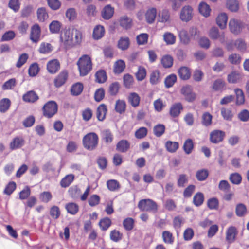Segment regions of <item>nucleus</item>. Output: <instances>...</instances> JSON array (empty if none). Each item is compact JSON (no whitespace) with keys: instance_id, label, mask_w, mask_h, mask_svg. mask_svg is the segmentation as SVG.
Instances as JSON below:
<instances>
[{"instance_id":"nucleus-1","label":"nucleus","mask_w":249,"mask_h":249,"mask_svg":"<svg viewBox=\"0 0 249 249\" xmlns=\"http://www.w3.org/2000/svg\"><path fill=\"white\" fill-rule=\"evenodd\" d=\"M76 64L80 76L87 75L92 70V60L89 55H82L78 59Z\"/></svg>"},{"instance_id":"nucleus-2","label":"nucleus","mask_w":249,"mask_h":249,"mask_svg":"<svg viewBox=\"0 0 249 249\" xmlns=\"http://www.w3.org/2000/svg\"><path fill=\"white\" fill-rule=\"evenodd\" d=\"M99 137L94 132H89L85 135L82 139L83 147L87 150L92 151L98 146Z\"/></svg>"},{"instance_id":"nucleus-3","label":"nucleus","mask_w":249,"mask_h":249,"mask_svg":"<svg viewBox=\"0 0 249 249\" xmlns=\"http://www.w3.org/2000/svg\"><path fill=\"white\" fill-rule=\"evenodd\" d=\"M42 110L44 117L48 118H52L57 112V104L53 101H48L43 106Z\"/></svg>"},{"instance_id":"nucleus-4","label":"nucleus","mask_w":249,"mask_h":249,"mask_svg":"<svg viewBox=\"0 0 249 249\" xmlns=\"http://www.w3.org/2000/svg\"><path fill=\"white\" fill-rule=\"evenodd\" d=\"M138 207L142 211H152L156 213L158 210V205L157 203L151 199L141 200L138 203Z\"/></svg>"},{"instance_id":"nucleus-5","label":"nucleus","mask_w":249,"mask_h":249,"mask_svg":"<svg viewBox=\"0 0 249 249\" xmlns=\"http://www.w3.org/2000/svg\"><path fill=\"white\" fill-rule=\"evenodd\" d=\"M69 77L67 70L62 71L54 78V85L56 88H60L64 85L67 82Z\"/></svg>"},{"instance_id":"nucleus-6","label":"nucleus","mask_w":249,"mask_h":249,"mask_svg":"<svg viewBox=\"0 0 249 249\" xmlns=\"http://www.w3.org/2000/svg\"><path fill=\"white\" fill-rule=\"evenodd\" d=\"M193 17V8L189 5L183 6L180 13V18L184 22H188Z\"/></svg>"},{"instance_id":"nucleus-7","label":"nucleus","mask_w":249,"mask_h":249,"mask_svg":"<svg viewBox=\"0 0 249 249\" xmlns=\"http://www.w3.org/2000/svg\"><path fill=\"white\" fill-rule=\"evenodd\" d=\"M229 26L231 32L235 35L239 34L243 28L242 22L240 20L235 19H231Z\"/></svg>"},{"instance_id":"nucleus-8","label":"nucleus","mask_w":249,"mask_h":249,"mask_svg":"<svg viewBox=\"0 0 249 249\" xmlns=\"http://www.w3.org/2000/svg\"><path fill=\"white\" fill-rule=\"evenodd\" d=\"M41 28L40 26L36 24L34 25L31 29L30 38L33 42H38L40 38Z\"/></svg>"},{"instance_id":"nucleus-9","label":"nucleus","mask_w":249,"mask_h":249,"mask_svg":"<svg viewBox=\"0 0 249 249\" xmlns=\"http://www.w3.org/2000/svg\"><path fill=\"white\" fill-rule=\"evenodd\" d=\"M181 93L185 99L188 102H193L196 99V94L194 93L188 86H184L181 89Z\"/></svg>"},{"instance_id":"nucleus-10","label":"nucleus","mask_w":249,"mask_h":249,"mask_svg":"<svg viewBox=\"0 0 249 249\" xmlns=\"http://www.w3.org/2000/svg\"><path fill=\"white\" fill-rule=\"evenodd\" d=\"M225 132L221 130H215L210 134V141L213 143H218L223 141Z\"/></svg>"},{"instance_id":"nucleus-11","label":"nucleus","mask_w":249,"mask_h":249,"mask_svg":"<svg viewBox=\"0 0 249 249\" xmlns=\"http://www.w3.org/2000/svg\"><path fill=\"white\" fill-rule=\"evenodd\" d=\"M61 40L64 45L67 47L72 44V34L70 30H65L61 36Z\"/></svg>"},{"instance_id":"nucleus-12","label":"nucleus","mask_w":249,"mask_h":249,"mask_svg":"<svg viewBox=\"0 0 249 249\" xmlns=\"http://www.w3.org/2000/svg\"><path fill=\"white\" fill-rule=\"evenodd\" d=\"M60 64L57 59H53L47 64V69L51 74H55L60 69Z\"/></svg>"},{"instance_id":"nucleus-13","label":"nucleus","mask_w":249,"mask_h":249,"mask_svg":"<svg viewBox=\"0 0 249 249\" xmlns=\"http://www.w3.org/2000/svg\"><path fill=\"white\" fill-rule=\"evenodd\" d=\"M183 108V106L180 102L175 103L170 108V115L173 117H177L179 116Z\"/></svg>"},{"instance_id":"nucleus-14","label":"nucleus","mask_w":249,"mask_h":249,"mask_svg":"<svg viewBox=\"0 0 249 249\" xmlns=\"http://www.w3.org/2000/svg\"><path fill=\"white\" fill-rule=\"evenodd\" d=\"M237 233V231L235 227H230L226 231V239L227 241L229 244L233 243L235 241Z\"/></svg>"},{"instance_id":"nucleus-15","label":"nucleus","mask_w":249,"mask_h":249,"mask_svg":"<svg viewBox=\"0 0 249 249\" xmlns=\"http://www.w3.org/2000/svg\"><path fill=\"white\" fill-rule=\"evenodd\" d=\"M24 142L22 137H16L10 143V148L11 150L20 148L24 144Z\"/></svg>"},{"instance_id":"nucleus-16","label":"nucleus","mask_w":249,"mask_h":249,"mask_svg":"<svg viewBox=\"0 0 249 249\" xmlns=\"http://www.w3.org/2000/svg\"><path fill=\"white\" fill-rule=\"evenodd\" d=\"M39 97L35 91L30 90L27 92L23 95V100L27 103H35Z\"/></svg>"},{"instance_id":"nucleus-17","label":"nucleus","mask_w":249,"mask_h":249,"mask_svg":"<svg viewBox=\"0 0 249 249\" xmlns=\"http://www.w3.org/2000/svg\"><path fill=\"white\" fill-rule=\"evenodd\" d=\"M119 24L121 27L125 30H128L132 27V20L127 16L120 18Z\"/></svg>"},{"instance_id":"nucleus-18","label":"nucleus","mask_w":249,"mask_h":249,"mask_svg":"<svg viewBox=\"0 0 249 249\" xmlns=\"http://www.w3.org/2000/svg\"><path fill=\"white\" fill-rule=\"evenodd\" d=\"M157 15V10L152 7L148 9L145 13V18L147 23L151 24L155 21Z\"/></svg>"},{"instance_id":"nucleus-19","label":"nucleus","mask_w":249,"mask_h":249,"mask_svg":"<svg viewBox=\"0 0 249 249\" xmlns=\"http://www.w3.org/2000/svg\"><path fill=\"white\" fill-rule=\"evenodd\" d=\"M198 10L202 16L206 18L210 16L211 9L208 4L202 1L199 4Z\"/></svg>"},{"instance_id":"nucleus-20","label":"nucleus","mask_w":249,"mask_h":249,"mask_svg":"<svg viewBox=\"0 0 249 249\" xmlns=\"http://www.w3.org/2000/svg\"><path fill=\"white\" fill-rule=\"evenodd\" d=\"M125 68V64L122 59L118 60L115 62L113 66V72L116 74L122 73Z\"/></svg>"},{"instance_id":"nucleus-21","label":"nucleus","mask_w":249,"mask_h":249,"mask_svg":"<svg viewBox=\"0 0 249 249\" xmlns=\"http://www.w3.org/2000/svg\"><path fill=\"white\" fill-rule=\"evenodd\" d=\"M178 74L181 80H187L191 76L190 69L187 67H181L178 70Z\"/></svg>"},{"instance_id":"nucleus-22","label":"nucleus","mask_w":249,"mask_h":249,"mask_svg":"<svg viewBox=\"0 0 249 249\" xmlns=\"http://www.w3.org/2000/svg\"><path fill=\"white\" fill-rule=\"evenodd\" d=\"M105 29L103 26L97 25L93 29L92 36L94 39L98 40L101 38L105 34Z\"/></svg>"},{"instance_id":"nucleus-23","label":"nucleus","mask_w":249,"mask_h":249,"mask_svg":"<svg viewBox=\"0 0 249 249\" xmlns=\"http://www.w3.org/2000/svg\"><path fill=\"white\" fill-rule=\"evenodd\" d=\"M228 16L225 13H220L216 18V23L218 26L221 29H224L227 24Z\"/></svg>"},{"instance_id":"nucleus-24","label":"nucleus","mask_w":249,"mask_h":249,"mask_svg":"<svg viewBox=\"0 0 249 249\" xmlns=\"http://www.w3.org/2000/svg\"><path fill=\"white\" fill-rule=\"evenodd\" d=\"M130 147V143L126 140L120 141L116 145V149L121 152H125Z\"/></svg>"},{"instance_id":"nucleus-25","label":"nucleus","mask_w":249,"mask_h":249,"mask_svg":"<svg viewBox=\"0 0 249 249\" xmlns=\"http://www.w3.org/2000/svg\"><path fill=\"white\" fill-rule=\"evenodd\" d=\"M166 150L171 153L175 152L179 147V143L177 142L167 141L165 143Z\"/></svg>"},{"instance_id":"nucleus-26","label":"nucleus","mask_w":249,"mask_h":249,"mask_svg":"<svg viewBox=\"0 0 249 249\" xmlns=\"http://www.w3.org/2000/svg\"><path fill=\"white\" fill-rule=\"evenodd\" d=\"M128 100L129 103L134 107H136L139 105L140 98L139 95L135 92L130 93L128 97Z\"/></svg>"},{"instance_id":"nucleus-27","label":"nucleus","mask_w":249,"mask_h":249,"mask_svg":"<svg viewBox=\"0 0 249 249\" xmlns=\"http://www.w3.org/2000/svg\"><path fill=\"white\" fill-rule=\"evenodd\" d=\"M234 93L236 95V104L241 105L244 104L245 96L243 90L239 88H236L234 89Z\"/></svg>"},{"instance_id":"nucleus-28","label":"nucleus","mask_w":249,"mask_h":249,"mask_svg":"<svg viewBox=\"0 0 249 249\" xmlns=\"http://www.w3.org/2000/svg\"><path fill=\"white\" fill-rule=\"evenodd\" d=\"M107 112V108L106 105L104 104L100 105L97 110L96 115L97 118L99 121H103L106 115Z\"/></svg>"},{"instance_id":"nucleus-29","label":"nucleus","mask_w":249,"mask_h":249,"mask_svg":"<svg viewBox=\"0 0 249 249\" xmlns=\"http://www.w3.org/2000/svg\"><path fill=\"white\" fill-rule=\"evenodd\" d=\"M53 49L52 45L49 43L42 42L38 49V52L42 54L50 53Z\"/></svg>"},{"instance_id":"nucleus-30","label":"nucleus","mask_w":249,"mask_h":249,"mask_svg":"<svg viewBox=\"0 0 249 249\" xmlns=\"http://www.w3.org/2000/svg\"><path fill=\"white\" fill-rule=\"evenodd\" d=\"M178 36L181 43L186 45L190 42V37L186 30L182 29L178 31Z\"/></svg>"},{"instance_id":"nucleus-31","label":"nucleus","mask_w":249,"mask_h":249,"mask_svg":"<svg viewBox=\"0 0 249 249\" xmlns=\"http://www.w3.org/2000/svg\"><path fill=\"white\" fill-rule=\"evenodd\" d=\"M62 24L57 20H53L49 25V28L51 33L58 34L59 33Z\"/></svg>"},{"instance_id":"nucleus-32","label":"nucleus","mask_w":249,"mask_h":249,"mask_svg":"<svg viewBox=\"0 0 249 249\" xmlns=\"http://www.w3.org/2000/svg\"><path fill=\"white\" fill-rule=\"evenodd\" d=\"M159 21L162 23H166L170 21V14L168 10L163 9L159 14Z\"/></svg>"},{"instance_id":"nucleus-33","label":"nucleus","mask_w":249,"mask_h":249,"mask_svg":"<svg viewBox=\"0 0 249 249\" xmlns=\"http://www.w3.org/2000/svg\"><path fill=\"white\" fill-rule=\"evenodd\" d=\"M95 81L98 83H103L107 80L106 72L103 70L98 71L95 74Z\"/></svg>"},{"instance_id":"nucleus-34","label":"nucleus","mask_w":249,"mask_h":249,"mask_svg":"<svg viewBox=\"0 0 249 249\" xmlns=\"http://www.w3.org/2000/svg\"><path fill=\"white\" fill-rule=\"evenodd\" d=\"M130 41L128 37H122L118 42V47L123 51L126 50L129 46Z\"/></svg>"},{"instance_id":"nucleus-35","label":"nucleus","mask_w":249,"mask_h":249,"mask_svg":"<svg viewBox=\"0 0 249 249\" xmlns=\"http://www.w3.org/2000/svg\"><path fill=\"white\" fill-rule=\"evenodd\" d=\"M49 214L53 219H57L61 215V211L59 207L55 205L51 206L49 210Z\"/></svg>"},{"instance_id":"nucleus-36","label":"nucleus","mask_w":249,"mask_h":249,"mask_svg":"<svg viewBox=\"0 0 249 249\" xmlns=\"http://www.w3.org/2000/svg\"><path fill=\"white\" fill-rule=\"evenodd\" d=\"M209 176V171L206 169H201L196 171V177L199 181H203L206 179Z\"/></svg>"},{"instance_id":"nucleus-37","label":"nucleus","mask_w":249,"mask_h":249,"mask_svg":"<svg viewBox=\"0 0 249 249\" xmlns=\"http://www.w3.org/2000/svg\"><path fill=\"white\" fill-rule=\"evenodd\" d=\"M65 208L68 213L72 215L76 214L79 211L78 205L73 202L66 204Z\"/></svg>"},{"instance_id":"nucleus-38","label":"nucleus","mask_w":249,"mask_h":249,"mask_svg":"<svg viewBox=\"0 0 249 249\" xmlns=\"http://www.w3.org/2000/svg\"><path fill=\"white\" fill-rule=\"evenodd\" d=\"M204 200V195L202 193L197 192L193 197V203L196 207L201 206Z\"/></svg>"},{"instance_id":"nucleus-39","label":"nucleus","mask_w":249,"mask_h":249,"mask_svg":"<svg viewBox=\"0 0 249 249\" xmlns=\"http://www.w3.org/2000/svg\"><path fill=\"white\" fill-rule=\"evenodd\" d=\"M74 178V176L73 174L67 175L61 179L60 185L62 187H67L72 183Z\"/></svg>"},{"instance_id":"nucleus-40","label":"nucleus","mask_w":249,"mask_h":249,"mask_svg":"<svg viewBox=\"0 0 249 249\" xmlns=\"http://www.w3.org/2000/svg\"><path fill=\"white\" fill-rule=\"evenodd\" d=\"M83 90V84L81 83H77L72 86L71 89V91L72 95L77 96L81 94Z\"/></svg>"},{"instance_id":"nucleus-41","label":"nucleus","mask_w":249,"mask_h":249,"mask_svg":"<svg viewBox=\"0 0 249 249\" xmlns=\"http://www.w3.org/2000/svg\"><path fill=\"white\" fill-rule=\"evenodd\" d=\"M37 18L39 21L43 22L48 18V14L46 8L44 7L39 8L37 11Z\"/></svg>"},{"instance_id":"nucleus-42","label":"nucleus","mask_w":249,"mask_h":249,"mask_svg":"<svg viewBox=\"0 0 249 249\" xmlns=\"http://www.w3.org/2000/svg\"><path fill=\"white\" fill-rule=\"evenodd\" d=\"M11 106L10 100L8 98H3L0 101V112H6Z\"/></svg>"},{"instance_id":"nucleus-43","label":"nucleus","mask_w":249,"mask_h":249,"mask_svg":"<svg viewBox=\"0 0 249 249\" xmlns=\"http://www.w3.org/2000/svg\"><path fill=\"white\" fill-rule=\"evenodd\" d=\"M241 175L237 172L233 173L230 174L229 177L230 181L234 185H239L242 181Z\"/></svg>"},{"instance_id":"nucleus-44","label":"nucleus","mask_w":249,"mask_h":249,"mask_svg":"<svg viewBox=\"0 0 249 249\" xmlns=\"http://www.w3.org/2000/svg\"><path fill=\"white\" fill-rule=\"evenodd\" d=\"M177 81V76L175 74L167 76L164 80L165 86L167 88L172 87Z\"/></svg>"},{"instance_id":"nucleus-45","label":"nucleus","mask_w":249,"mask_h":249,"mask_svg":"<svg viewBox=\"0 0 249 249\" xmlns=\"http://www.w3.org/2000/svg\"><path fill=\"white\" fill-rule=\"evenodd\" d=\"M194 148V143L192 139H188L184 142L183 149L186 154H190Z\"/></svg>"},{"instance_id":"nucleus-46","label":"nucleus","mask_w":249,"mask_h":249,"mask_svg":"<svg viewBox=\"0 0 249 249\" xmlns=\"http://www.w3.org/2000/svg\"><path fill=\"white\" fill-rule=\"evenodd\" d=\"M165 127L164 124H159L156 125L153 128V133L154 135L160 137L165 132Z\"/></svg>"},{"instance_id":"nucleus-47","label":"nucleus","mask_w":249,"mask_h":249,"mask_svg":"<svg viewBox=\"0 0 249 249\" xmlns=\"http://www.w3.org/2000/svg\"><path fill=\"white\" fill-rule=\"evenodd\" d=\"M163 242L167 244H172L174 242L173 234L169 231H165L162 233Z\"/></svg>"},{"instance_id":"nucleus-48","label":"nucleus","mask_w":249,"mask_h":249,"mask_svg":"<svg viewBox=\"0 0 249 249\" xmlns=\"http://www.w3.org/2000/svg\"><path fill=\"white\" fill-rule=\"evenodd\" d=\"M226 6L229 10L236 12L239 9V3L237 0H228L226 2Z\"/></svg>"},{"instance_id":"nucleus-49","label":"nucleus","mask_w":249,"mask_h":249,"mask_svg":"<svg viewBox=\"0 0 249 249\" xmlns=\"http://www.w3.org/2000/svg\"><path fill=\"white\" fill-rule=\"evenodd\" d=\"M40 68L37 63L32 64L28 69V74L31 77L36 76L39 72Z\"/></svg>"},{"instance_id":"nucleus-50","label":"nucleus","mask_w":249,"mask_h":249,"mask_svg":"<svg viewBox=\"0 0 249 249\" xmlns=\"http://www.w3.org/2000/svg\"><path fill=\"white\" fill-rule=\"evenodd\" d=\"M163 39L167 45H172L176 42V36L171 33L166 32L163 35Z\"/></svg>"},{"instance_id":"nucleus-51","label":"nucleus","mask_w":249,"mask_h":249,"mask_svg":"<svg viewBox=\"0 0 249 249\" xmlns=\"http://www.w3.org/2000/svg\"><path fill=\"white\" fill-rule=\"evenodd\" d=\"M161 63L165 68L171 67L173 63V57L169 55L164 56L161 59Z\"/></svg>"},{"instance_id":"nucleus-52","label":"nucleus","mask_w":249,"mask_h":249,"mask_svg":"<svg viewBox=\"0 0 249 249\" xmlns=\"http://www.w3.org/2000/svg\"><path fill=\"white\" fill-rule=\"evenodd\" d=\"M212 116L208 112H204L202 116V124L205 126H208L212 124Z\"/></svg>"},{"instance_id":"nucleus-53","label":"nucleus","mask_w":249,"mask_h":249,"mask_svg":"<svg viewBox=\"0 0 249 249\" xmlns=\"http://www.w3.org/2000/svg\"><path fill=\"white\" fill-rule=\"evenodd\" d=\"M236 214L239 217H242L247 213V208L245 204L239 203L237 204L235 208Z\"/></svg>"},{"instance_id":"nucleus-54","label":"nucleus","mask_w":249,"mask_h":249,"mask_svg":"<svg viewBox=\"0 0 249 249\" xmlns=\"http://www.w3.org/2000/svg\"><path fill=\"white\" fill-rule=\"evenodd\" d=\"M134 220L132 218L127 217L124 219L123 222V226L124 229L127 231H130L134 227Z\"/></svg>"},{"instance_id":"nucleus-55","label":"nucleus","mask_w":249,"mask_h":249,"mask_svg":"<svg viewBox=\"0 0 249 249\" xmlns=\"http://www.w3.org/2000/svg\"><path fill=\"white\" fill-rule=\"evenodd\" d=\"M240 78L239 73L236 71H232L227 76V80L230 83H236L238 82Z\"/></svg>"},{"instance_id":"nucleus-56","label":"nucleus","mask_w":249,"mask_h":249,"mask_svg":"<svg viewBox=\"0 0 249 249\" xmlns=\"http://www.w3.org/2000/svg\"><path fill=\"white\" fill-rule=\"evenodd\" d=\"M123 237V234L119 231L112 230L110 232V239L113 242H118L120 241Z\"/></svg>"},{"instance_id":"nucleus-57","label":"nucleus","mask_w":249,"mask_h":249,"mask_svg":"<svg viewBox=\"0 0 249 249\" xmlns=\"http://www.w3.org/2000/svg\"><path fill=\"white\" fill-rule=\"evenodd\" d=\"M221 114L223 119L226 121H231L232 120L233 114L231 110L230 109L222 107L221 109Z\"/></svg>"},{"instance_id":"nucleus-58","label":"nucleus","mask_w":249,"mask_h":249,"mask_svg":"<svg viewBox=\"0 0 249 249\" xmlns=\"http://www.w3.org/2000/svg\"><path fill=\"white\" fill-rule=\"evenodd\" d=\"M218 188L223 192L227 193L230 191L231 186L227 180H222L219 183Z\"/></svg>"},{"instance_id":"nucleus-59","label":"nucleus","mask_w":249,"mask_h":249,"mask_svg":"<svg viewBox=\"0 0 249 249\" xmlns=\"http://www.w3.org/2000/svg\"><path fill=\"white\" fill-rule=\"evenodd\" d=\"M225 85V82L221 79L215 80L213 85L212 89L214 91H219L222 90Z\"/></svg>"},{"instance_id":"nucleus-60","label":"nucleus","mask_w":249,"mask_h":249,"mask_svg":"<svg viewBox=\"0 0 249 249\" xmlns=\"http://www.w3.org/2000/svg\"><path fill=\"white\" fill-rule=\"evenodd\" d=\"M219 206V201L217 198L213 197L207 201V206L210 210H216Z\"/></svg>"},{"instance_id":"nucleus-61","label":"nucleus","mask_w":249,"mask_h":249,"mask_svg":"<svg viewBox=\"0 0 249 249\" xmlns=\"http://www.w3.org/2000/svg\"><path fill=\"white\" fill-rule=\"evenodd\" d=\"M123 82L126 88H130L133 82V77L129 74H125L123 76Z\"/></svg>"},{"instance_id":"nucleus-62","label":"nucleus","mask_w":249,"mask_h":249,"mask_svg":"<svg viewBox=\"0 0 249 249\" xmlns=\"http://www.w3.org/2000/svg\"><path fill=\"white\" fill-rule=\"evenodd\" d=\"M146 75V71L143 67L140 66L138 68V71L136 73V77L138 81H142L144 79Z\"/></svg>"},{"instance_id":"nucleus-63","label":"nucleus","mask_w":249,"mask_h":249,"mask_svg":"<svg viewBox=\"0 0 249 249\" xmlns=\"http://www.w3.org/2000/svg\"><path fill=\"white\" fill-rule=\"evenodd\" d=\"M160 73V71L157 70L153 71L151 72L150 76V82L152 85H156L158 83Z\"/></svg>"},{"instance_id":"nucleus-64","label":"nucleus","mask_w":249,"mask_h":249,"mask_svg":"<svg viewBox=\"0 0 249 249\" xmlns=\"http://www.w3.org/2000/svg\"><path fill=\"white\" fill-rule=\"evenodd\" d=\"M28 58L29 56L27 53H24L21 54L19 56L17 62L16 66L18 68H21L25 63H26Z\"/></svg>"}]
</instances>
